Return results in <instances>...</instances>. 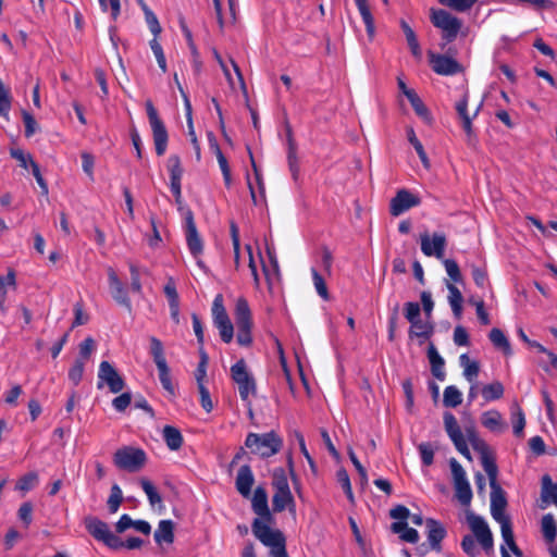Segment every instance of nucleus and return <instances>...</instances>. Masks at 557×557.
I'll return each mask as SVG.
<instances>
[{
  "label": "nucleus",
  "instance_id": "obj_9",
  "mask_svg": "<svg viewBox=\"0 0 557 557\" xmlns=\"http://www.w3.org/2000/svg\"><path fill=\"white\" fill-rule=\"evenodd\" d=\"M449 467L455 488V496L462 506H469L472 499V490L466 471L455 458H450Z\"/></svg>",
  "mask_w": 557,
  "mask_h": 557
},
{
  "label": "nucleus",
  "instance_id": "obj_56",
  "mask_svg": "<svg viewBox=\"0 0 557 557\" xmlns=\"http://www.w3.org/2000/svg\"><path fill=\"white\" fill-rule=\"evenodd\" d=\"M15 273L10 270L7 276H0V299H5L9 287H15Z\"/></svg>",
  "mask_w": 557,
  "mask_h": 557
},
{
  "label": "nucleus",
  "instance_id": "obj_59",
  "mask_svg": "<svg viewBox=\"0 0 557 557\" xmlns=\"http://www.w3.org/2000/svg\"><path fill=\"white\" fill-rule=\"evenodd\" d=\"M221 169V172L223 174V180L226 185V187H230L232 184V175H231V169L227 162V159L223 154V152H219L218 156H215Z\"/></svg>",
  "mask_w": 557,
  "mask_h": 557
},
{
  "label": "nucleus",
  "instance_id": "obj_19",
  "mask_svg": "<svg viewBox=\"0 0 557 557\" xmlns=\"http://www.w3.org/2000/svg\"><path fill=\"white\" fill-rule=\"evenodd\" d=\"M255 483V476L251 468L248 465H244L239 468L235 481L237 492L245 498L251 495V487Z\"/></svg>",
  "mask_w": 557,
  "mask_h": 557
},
{
  "label": "nucleus",
  "instance_id": "obj_61",
  "mask_svg": "<svg viewBox=\"0 0 557 557\" xmlns=\"http://www.w3.org/2000/svg\"><path fill=\"white\" fill-rule=\"evenodd\" d=\"M498 522L500 523V532H502V537L504 540V543L506 545L513 543L515 537H513V532H512V528H511V523H510L509 519L505 518L503 520H499Z\"/></svg>",
  "mask_w": 557,
  "mask_h": 557
},
{
  "label": "nucleus",
  "instance_id": "obj_38",
  "mask_svg": "<svg viewBox=\"0 0 557 557\" xmlns=\"http://www.w3.org/2000/svg\"><path fill=\"white\" fill-rule=\"evenodd\" d=\"M262 544L271 548V555L273 557H288L286 552V539L284 534L265 541V543Z\"/></svg>",
  "mask_w": 557,
  "mask_h": 557
},
{
  "label": "nucleus",
  "instance_id": "obj_52",
  "mask_svg": "<svg viewBox=\"0 0 557 557\" xmlns=\"http://www.w3.org/2000/svg\"><path fill=\"white\" fill-rule=\"evenodd\" d=\"M525 425L524 413L522 410L517 407L516 410L512 411V429L513 434L516 436H521L523 434V429Z\"/></svg>",
  "mask_w": 557,
  "mask_h": 557
},
{
  "label": "nucleus",
  "instance_id": "obj_46",
  "mask_svg": "<svg viewBox=\"0 0 557 557\" xmlns=\"http://www.w3.org/2000/svg\"><path fill=\"white\" fill-rule=\"evenodd\" d=\"M442 5L448 7L457 12L470 10L478 0H437Z\"/></svg>",
  "mask_w": 557,
  "mask_h": 557
},
{
  "label": "nucleus",
  "instance_id": "obj_43",
  "mask_svg": "<svg viewBox=\"0 0 557 557\" xmlns=\"http://www.w3.org/2000/svg\"><path fill=\"white\" fill-rule=\"evenodd\" d=\"M272 485L275 491H290L288 479L283 468L274 469Z\"/></svg>",
  "mask_w": 557,
  "mask_h": 557
},
{
  "label": "nucleus",
  "instance_id": "obj_63",
  "mask_svg": "<svg viewBox=\"0 0 557 557\" xmlns=\"http://www.w3.org/2000/svg\"><path fill=\"white\" fill-rule=\"evenodd\" d=\"M33 506L30 503L26 502L23 503L17 511V516L21 521L25 524V527H28L32 523L33 517Z\"/></svg>",
  "mask_w": 557,
  "mask_h": 557
},
{
  "label": "nucleus",
  "instance_id": "obj_6",
  "mask_svg": "<svg viewBox=\"0 0 557 557\" xmlns=\"http://www.w3.org/2000/svg\"><path fill=\"white\" fill-rule=\"evenodd\" d=\"M146 460V453L134 446H123L113 455V462L116 468L127 472L139 471L145 466Z\"/></svg>",
  "mask_w": 557,
  "mask_h": 557
},
{
  "label": "nucleus",
  "instance_id": "obj_11",
  "mask_svg": "<svg viewBox=\"0 0 557 557\" xmlns=\"http://www.w3.org/2000/svg\"><path fill=\"white\" fill-rule=\"evenodd\" d=\"M104 385L114 394L120 393L125 386L123 377L109 361H101L98 370L97 387L100 389Z\"/></svg>",
  "mask_w": 557,
  "mask_h": 557
},
{
  "label": "nucleus",
  "instance_id": "obj_24",
  "mask_svg": "<svg viewBox=\"0 0 557 557\" xmlns=\"http://www.w3.org/2000/svg\"><path fill=\"white\" fill-rule=\"evenodd\" d=\"M154 542L158 545L172 544L174 542V522L172 520H161L153 534Z\"/></svg>",
  "mask_w": 557,
  "mask_h": 557
},
{
  "label": "nucleus",
  "instance_id": "obj_32",
  "mask_svg": "<svg viewBox=\"0 0 557 557\" xmlns=\"http://www.w3.org/2000/svg\"><path fill=\"white\" fill-rule=\"evenodd\" d=\"M482 425L493 432L503 430L502 414L497 410H488L482 414Z\"/></svg>",
  "mask_w": 557,
  "mask_h": 557
},
{
  "label": "nucleus",
  "instance_id": "obj_12",
  "mask_svg": "<svg viewBox=\"0 0 557 557\" xmlns=\"http://www.w3.org/2000/svg\"><path fill=\"white\" fill-rule=\"evenodd\" d=\"M468 104L469 94L465 92L462 97L456 102L455 109L457 111L459 119L461 120L462 128L467 135V143L469 145H473L475 141V134L472 128V121L478 116L480 109L482 107V102L478 106L472 115L469 114Z\"/></svg>",
  "mask_w": 557,
  "mask_h": 557
},
{
  "label": "nucleus",
  "instance_id": "obj_22",
  "mask_svg": "<svg viewBox=\"0 0 557 557\" xmlns=\"http://www.w3.org/2000/svg\"><path fill=\"white\" fill-rule=\"evenodd\" d=\"M434 333L432 319L417 320L410 323L409 337H418L423 341L429 339Z\"/></svg>",
  "mask_w": 557,
  "mask_h": 557
},
{
  "label": "nucleus",
  "instance_id": "obj_53",
  "mask_svg": "<svg viewBox=\"0 0 557 557\" xmlns=\"http://www.w3.org/2000/svg\"><path fill=\"white\" fill-rule=\"evenodd\" d=\"M357 8L366 25L367 32L372 34L374 32V18L371 14L368 2L357 5Z\"/></svg>",
  "mask_w": 557,
  "mask_h": 557
},
{
  "label": "nucleus",
  "instance_id": "obj_55",
  "mask_svg": "<svg viewBox=\"0 0 557 557\" xmlns=\"http://www.w3.org/2000/svg\"><path fill=\"white\" fill-rule=\"evenodd\" d=\"M214 326L219 330L220 337L224 343L228 344L232 342L234 337V326L231 319Z\"/></svg>",
  "mask_w": 557,
  "mask_h": 557
},
{
  "label": "nucleus",
  "instance_id": "obj_34",
  "mask_svg": "<svg viewBox=\"0 0 557 557\" xmlns=\"http://www.w3.org/2000/svg\"><path fill=\"white\" fill-rule=\"evenodd\" d=\"M541 529H542L544 539L548 543H552L556 540L557 524H556L555 518L552 513H547L542 517Z\"/></svg>",
  "mask_w": 557,
  "mask_h": 557
},
{
  "label": "nucleus",
  "instance_id": "obj_54",
  "mask_svg": "<svg viewBox=\"0 0 557 557\" xmlns=\"http://www.w3.org/2000/svg\"><path fill=\"white\" fill-rule=\"evenodd\" d=\"M404 314L409 323H412L413 321L421 319L420 318V315H421L420 305L418 302H413V301L406 302L404 306Z\"/></svg>",
  "mask_w": 557,
  "mask_h": 557
},
{
  "label": "nucleus",
  "instance_id": "obj_8",
  "mask_svg": "<svg viewBox=\"0 0 557 557\" xmlns=\"http://www.w3.org/2000/svg\"><path fill=\"white\" fill-rule=\"evenodd\" d=\"M147 116L152 131V137L158 156H163L166 151L169 135L163 121L160 119L157 109L154 108L151 100H147L146 103Z\"/></svg>",
  "mask_w": 557,
  "mask_h": 557
},
{
  "label": "nucleus",
  "instance_id": "obj_14",
  "mask_svg": "<svg viewBox=\"0 0 557 557\" xmlns=\"http://www.w3.org/2000/svg\"><path fill=\"white\" fill-rule=\"evenodd\" d=\"M430 64L432 70L444 76H453L463 71L462 65L454 58L446 54L429 53Z\"/></svg>",
  "mask_w": 557,
  "mask_h": 557
},
{
  "label": "nucleus",
  "instance_id": "obj_17",
  "mask_svg": "<svg viewBox=\"0 0 557 557\" xmlns=\"http://www.w3.org/2000/svg\"><path fill=\"white\" fill-rule=\"evenodd\" d=\"M108 280H109V286H110L113 299L117 304L124 306L128 311H131L132 304L127 296V292H126L123 283L119 278L117 274L115 273V271L112 268L108 269Z\"/></svg>",
  "mask_w": 557,
  "mask_h": 557
},
{
  "label": "nucleus",
  "instance_id": "obj_1",
  "mask_svg": "<svg viewBox=\"0 0 557 557\" xmlns=\"http://www.w3.org/2000/svg\"><path fill=\"white\" fill-rule=\"evenodd\" d=\"M469 440L472 442L474 449L480 450L481 453V463L486 472L490 485L492 488L491 493V512L493 518L496 521L503 520L507 518L504 515L507 500L505 498L504 492L500 488V486L497 483V474H498V468L493 457L490 456L487 451V446L484 442L479 441L475 437V433L472 429L467 430Z\"/></svg>",
  "mask_w": 557,
  "mask_h": 557
},
{
  "label": "nucleus",
  "instance_id": "obj_5",
  "mask_svg": "<svg viewBox=\"0 0 557 557\" xmlns=\"http://www.w3.org/2000/svg\"><path fill=\"white\" fill-rule=\"evenodd\" d=\"M234 317L237 326V343L240 346H250L252 343V320L248 301L245 298L240 297L236 300Z\"/></svg>",
  "mask_w": 557,
  "mask_h": 557
},
{
  "label": "nucleus",
  "instance_id": "obj_27",
  "mask_svg": "<svg viewBox=\"0 0 557 557\" xmlns=\"http://www.w3.org/2000/svg\"><path fill=\"white\" fill-rule=\"evenodd\" d=\"M391 530L399 534L401 541L416 544L419 541V533L416 529L409 528L406 521H396L391 524Z\"/></svg>",
  "mask_w": 557,
  "mask_h": 557
},
{
  "label": "nucleus",
  "instance_id": "obj_25",
  "mask_svg": "<svg viewBox=\"0 0 557 557\" xmlns=\"http://www.w3.org/2000/svg\"><path fill=\"white\" fill-rule=\"evenodd\" d=\"M287 162L289 166V171L292 172L293 178L296 181L299 175V163L297 158V145L294 140L292 128L287 127Z\"/></svg>",
  "mask_w": 557,
  "mask_h": 557
},
{
  "label": "nucleus",
  "instance_id": "obj_47",
  "mask_svg": "<svg viewBox=\"0 0 557 557\" xmlns=\"http://www.w3.org/2000/svg\"><path fill=\"white\" fill-rule=\"evenodd\" d=\"M311 274L317 293L321 298L327 300L330 296L324 278L314 268L311 269Z\"/></svg>",
  "mask_w": 557,
  "mask_h": 557
},
{
  "label": "nucleus",
  "instance_id": "obj_26",
  "mask_svg": "<svg viewBox=\"0 0 557 557\" xmlns=\"http://www.w3.org/2000/svg\"><path fill=\"white\" fill-rule=\"evenodd\" d=\"M488 338L493 346L500 350L505 356H511L512 349L508 337L505 333L497 327H494L490 331Z\"/></svg>",
  "mask_w": 557,
  "mask_h": 557
},
{
  "label": "nucleus",
  "instance_id": "obj_23",
  "mask_svg": "<svg viewBox=\"0 0 557 557\" xmlns=\"http://www.w3.org/2000/svg\"><path fill=\"white\" fill-rule=\"evenodd\" d=\"M428 358L431 364L432 374L440 381H444L446 373L444 371L445 361L438 354L434 344H430L428 348Z\"/></svg>",
  "mask_w": 557,
  "mask_h": 557
},
{
  "label": "nucleus",
  "instance_id": "obj_31",
  "mask_svg": "<svg viewBox=\"0 0 557 557\" xmlns=\"http://www.w3.org/2000/svg\"><path fill=\"white\" fill-rule=\"evenodd\" d=\"M294 496L290 491H275L272 497L273 512H282L286 510L288 505H292Z\"/></svg>",
  "mask_w": 557,
  "mask_h": 557
},
{
  "label": "nucleus",
  "instance_id": "obj_28",
  "mask_svg": "<svg viewBox=\"0 0 557 557\" xmlns=\"http://www.w3.org/2000/svg\"><path fill=\"white\" fill-rule=\"evenodd\" d=\"M406 97L412 106L416 114L421 117L425 123L430 124L432 122V116L429 109L425 107L423 101L417 95L416 91L406 92Z\"/></svg>",
  "mask_w": 557,
  "mask_h": 557
},
{
  "label": "nucleus",
  "instance_id": "obj_4",
  "mask_svg": "<svg viewBox=\"0 0 557 557\" xmlns=\"http://www.w3.org/2000/svg\"><path fill=\"white\" fill-rule=\"evenodd\" d=\"M282 445V438L274 431L263 434L249 433L245 441V446L249 448L252 454L259 455L262 458L277 454Z\"/></svg>",
  "mask_w": 557,
  "mask_h": 557
},
{
  "label": "nucleus",
  "instance_id": "obj_3",
  "mask_svg": "<svg viewBox=\"0 0 557 557\" xmlns=\"http://www.w3.org/2000/svg\"><path fill=\"white\" fill-rule=\"evenodd\" d=\"M467 522L473 535L467 534L461 540V548L469 557H478L480 550L475 540L482 549L488 555L494 549V539L492 531L483 517L473 512L467 513Z\"/></svg>",
  "mask_w": 557,
  "mask_h": 557
},
{
  "label": "nucleus",
  "instance_id": "obj_42",
  "mask_svg": "<svg viewBox=\"0 0 557 557\" xmlns=\"http://www.w3.org/2000/svg\"><path fill=\"white\" fill-rule=\"evenodd\" d=\"M166 166L170 173V181H182L183 168L178 156H170Z\"/></svg>",
  "mask_w": 557,
  "mask_h": 557
},
{
  "label": "nucleus",
  "instance_id": "obj_21",
  "mask_svg": "<svg viewBox=\"0 0 557 557\" xmlns=\"http://www.w3.org/2000/svg\"><path fill=\"white\" fill-rule=\"evenodd\" d=\"M84 524L88 533L97 541L102 542L111 532L108 523L94 516H87Z\"/></svg>",
  "mask_w": 557,
  "mask_h": 557
},
{
  "label": "nucleus",
  "instance_id": "obj_2",
  "mask_svg": "<svg viewBox=\"0 0 557 557\" xmlns=\"http://www.w3.org/2000/svg\"><path fill=\"white\" fill-rule=\"evenodd\" d=\"M252 511L258 516L251 523L252 533L261 543L283 535L278 529H273L275 518L269 508L268 493L263 486H257L251 497Z\"/></svg>",
  "mask_w": 557,
  "mask_h": 557
},
{
  "label": "nucleus",
  "instance_id": "obj_48",
  "mask_svg": "<svg viewBox=\"0 0 557 557\" xmlns=\"http://www.w3.org/2000/svg\"><path fill=\"white\" fill-rule=\"evenodd\" d=\"M157 368L159 371V380H160L162 387L166 392H169L171 395H174L175 388H174V385L171 380L170 369H169L168 364H163V366H160Z\"/></svg>",
  "mask_w": 557,
  "mask_h": 557
},
{
  "label": "nucleus",
  "instance_id": "obj_40",
  "mask_svg": "<svg viewBox=\"0 0 557 557\" xmlns=\"http://www.w3.org/2000/svg\"><path fill=\"white\" fill-rule=\"evenodd\" d=\"M443 403L445 407L455 408L459 406L462 403L461 392L455 385L447 386L444 391Z\"/></svg>",
  "mask_w": 557,
  "mask_h": 557
},
{
  "label": "nucleus",
  "instance_id": "obj_30",
  "mask_svg": "<svg viewBox=\"0 0 557 557\" xmlns=\"http://www.w3.org/2000/svg\"><path fill=\"white\" fill-rule=\"evenodd\" d=\"M163 440L171 450H177L183 445V436L177 428L165 425L163 428Z\"/></svg>",
  "mask_w": 557,
  "mask_h": 557
},
{
  "label": "nucleus",
  "instance_id": "obj_44",
  "mask_svg": "<svg viewBox=\"0 0 557 557\" xmlns=\"http://www.w3.org/2000/svg\"><path fill=\"white\" fill-rule=\"evenodd\" d=\"M140 486L143 491L146 493L151 506L162 503V497L160 496V494L157 492L156 487L149 480L141 479Z\"/></svg>",
  "mask_w": 557,
  "mask_h": 557
},
{
  "label": "nucleus",
  "instance_id": "obj_49",
  "mask_svg": "<svg viewBox=\"0 0 557 557\" xmlns=\"http://www.w3.org/2000/svg\"><path fill=\"white\" fill-rule=\"evenodd\" d=\"M85 370V362L76 359L72 368L69 370V380L76 386L81 383Z\"/></svg>",
  "mask_w": 557,
  "mask_h": 557
},
{
  "label": "nucleus",
  "instance_id": "obj_16",
  "mask_svg": "<svg viewBox=\"0 0 557 557\" xmlns=\"http://www.w3.org/2000/svg\"><path fill=\"white\" fill-rule=\"evenodd\" d=\"M420 198L407 189H400L396 196L392 198L389 203V212L393 216H398L405 211L419 206Z\"/></svg>",
  "mask_w": 557,
  "mask_h": 557
},
{
  "label": "nucleus",
  "instance_id": "obj_57",
  "mask_svg": "<svg viewBox=\"0 0 557 557\" xmlns=\"http://www.w3.org/2000/svg\"><path fill=\"white\" fill-rule=\"evenodd\" d=\"M96 348L94 338L87 337L79 344V357L77 359L86 360L89 359Z\"/></svg>",
  "mask_w": 557,
  "mask_h": 557
},
{
  "label": "nucleus",
  "instance_id": "obj_15",
  "mask_svg": "<svg viewBox=\"0 0 557 557\" xmlns=\"http://www.w3.org/2000/svg\"><path fill=\"white\" fill-rule=\"evenodd\" d=\"M421 251L426 257H435L442 259L447 245V239L443 233H434L432 236L429 233L420 235Z\"/></svg>",
  "mask_w": 557,
  "mask_h": 557
},
{
  "label": "nucleus",
  "instance_id": "obj_33",
  "mask_svg": "<svg viewBox=\"0 0 557 557\" xmlns=\"http://www.w3.org/2000/svg\"><path fill=\"white\" fill-rule=\"evenodd\" d=\"M212 320L214 325L230 320V317L224 307V299L222 294H218L213 299Z\"/></svg>",
  "mask_w": 557,
  "mask_h": 557
},
{
  "label": "nucleus",
  "instance_id": "obj_10",
  "mask_svg": "<svg viewBox=\"0 0 557 557\" xmlns=\"http://www.w3.org/2000/svg\"><path fill=\"white\" fill-rule=\"evenodd\" d=\"M431 22L436 28L442 29L443 38L447 42H451L457 38L462 25L458 17L443 9L431 11Z\"/></svg>",
  "mask_w": 557,
  "mask_h": 557
},
{
  "label": "nucleus",
  "instance_id": "obj_7",
  "mask_svg": "<svg viewBox=\"0 0 557 557\" xmlns=\"http://www.w3.org/2000/svg\"><path fill=\"white\" fill-rule=\"evenodd\" d=\"M231 375L238 386L239 396L249 407L251 405L249 397L257 392L256 381L248 372L244 359L238 360L231 367Z\"/></svg>",
  "mask_w": 557,
  "mask_h": 557
},
{
  "label": "nucleus",
  "instance_id": "obj_29",
  "mask_svg": "<svg viewBox=\"0 0 557 557\" xmlns=\"http://www.w3.org/2000/svg\"><path fill=\"white\" fill-rule=\"evenodd\" d=\"M459 364L463 369V376L469 383H473L480 372L479 362L470 360L467 354L459 357Z\"/></svg>",
  "mask_w": 557,
  "mask_h": 557
},
{
  "label": "nucleus",
  "instance_id": "obj_60",
  "mask_svg": "<svg viewBox=\"0 0 557 557\" xmlns=\"http://www.w3.org/2000/svg\"><path fill=\"white\" fill-rule=\"evenodd\" d=\"M198 392L200 395V405H201L202 409L208 413L211 412L213 409V403L210 397L209 389L207 388V386L205 384H200V386H198Z\"/></svg>",
  "mask_w": 557,
  "mask_h": 557
},
{
  "label": "nucleus",
  "instance_id": "obj_36",
  "mask_svg": "<svg viewBox=\"0 0 557 557\" xmlns=\"http://www.w3.org/2000/svg\"><path fill=\"white\" fill-rule=\"evenodd\" d=\"M400 27L406 36V40L410 48L411 53L416 58H421V48H420L418 38H417L413 29L404 20L400 21Z\"/></svg>",
  "mask_w": 557,
  "mask_h": 557
},
{
  "label": "nucleus",
  "instance_id": "obj_39",
  "mask_svg": "<svg viewBox=\"0 0 557 557\" xmlns=\"http://www.w3.org/2000/svg\"><path fill=\"white\" fill-rule=\"evenodd\" d=\"M150 355L157 367L168 364L162 342L154 336L150 337Z\"/></svg>",
  "mask_w": 557,
  "mask_h": 557
},
{
  "label": "nucleus",
  "instance_id": "obj_41",
  "mask_svg": "<svg viewBox=\"0 0 557 557\" xmlns=\"http://www.w3.org/2000/svg\"><path fill=\"white\" fill-rule=\"evenodd\" d=\"M504 395V386L500 382L496 381L483 386L482 396L486 401H492L502 398Z\"/></svg>",
  "mask_w": 557,
  "mask_h": 557
},
{
  "label": "nucleus",
  "instance_id": "obj_18",
  "mask_svg": "<svg viewBox=\"0 0 557 557\" xmlns=\"http://www.w3.org/2000/svg\"><path fill=\"white\" fill-rule=\"evenodd\" d=\"M428 541L431 548L438 552L441 550V542L446 536V530L444 525L432 518L425 520Z\"/></svg>",
  "mask_w": 557,
  "mask_h": 557
},
{
  "label": "nucleus",
  "instance_id": "obj_35",
  "mask_svg": "<svg viewBox=\"0 0 557 557\" xmlns=\"http://www.w3.org/2000/svg\"><path fill=\"white\" fill-rule=\"evenodd\" d=\"M447 289L449 292L448 301L451 307V310L455 317L459 318L462 312L463 297L460 290L453 283H447Z\"/></svg>",
  "mask_w": 557,
  "mask_h": 557
},
{
  "label": "nucleus",
  "instance_id": "obj_45",
  "mask_svg": "<svg viewBox=\"0 0 557 557\" xmlns=\"http://www.w3.org/2000/svg\"><path fill=\"white\" fill-rule=\"evenodd\" d=\"M123 500L122 490L117 484H113L111 487V493L108 498V508L111 513H115L119 510V507Z\"/></svg>",
  "mask_w": 557,
  "mask_h": 557
},
{
  "label": "nucleus",
  "instance_id": "obj_37",
  "mask_svg": "<svg viewBox=\"0 0 557 557\" xmlns=\"http://www.w3.org/2000/svg\"><path fill=\"white\" fill-rule=\"evenodd\" d=\"M444 426L451 442L463 437L458 421L451 412L444 413Z\"/></svg>",
  "mask_w": 557,
  "mask_h": 557
},
{
  "label": "nucleus",
  "instance_id": "obj_20",
  "mask_svg": "<svg viewBox=\"0 0 557 557\" xmlns=\"http://www.w3.org/2000/svg\"><path fill=\"white\" fill-rule=\"evenodd\" d=\"M549 504L557 507V483L553 482L550 475L544 474L541 479V505L542 509Z\"/></svg>",
  "mask_w": 557,
  "mask_h": 557
},
{
  "label": "nucleus",
  "instance_id": "obj_13",
  "mask_svg": "<svg viewBox=\"0 0 557 557\" xmlns=\"http://www.w3.org/2000/svg\"><path fill=\"white\" fill-rule=\"evenodd\" d=\"M184 222L187 247L193 257L198 258L201 256L203 251V243L197 231V226L194 220V213L190 209L185 210Z\"/></svg>",
  "mask_w": 557,
  "mask_h": 557
},
{
  "label": "nucleus",
  "instance_id": "obj_62",
  "mask_svg": "<svg viewBox=\"0 0 557 557\" xmlns=\"http://www.w3.org/2000/svg\"><path fill=\"white\" fill-rule=\"evenodd\" d=\"M131 393H123L112 400V406L116 411L122 412L131 405Z\"/></svg>",
  "mask_w": 557,
  "mask_h": 557
},
{
  "label": "nucleus",
  "instance_id": "obj_64",
  "mask_svg": "<svg viewBox=\"0 0 557 557\" xmlns=\"http://www.w3.org/2000/svg\"><path fill=\"white\" fill-rule=\"evenodd\" d=\"M38 476L34 472H29L22 476L16 485V488L21 491H29L34 487L35 483L37 482Z\"/></svg>",
  "mask_w": 557,
  "mask_h": 557
},
{
  "label": "nucleus",
  "instance_id": "obj_51",
  "mask_svg": "<svg viewBox=\"0 0 557 557\" xmlns=\"http://www.w3.org/2000/svg\"><path fill=\"white\" fill-rule=\"evenodd\" d=\"M336 479H337L338 484L342 486V488L344 490L345 494L349 498V500L352 502L354 500V494H352V490H351V484H350V479H349L348 472L345 469H339L336 472Z\"/></svg>",
  "mask_w": 557,
  "mask_h": 557
},
{
  "label": "nucleus",
  "instance_id": "obj_58",
  "mask_svg": "<svg viewBox=\"0 0 557 557\" xmlns=\"http://www.w3.org/2000/svg\"><path fill=\"white\" fill-rule=\"evenodd\" d=\"M445 270L448 274V276L454 281L455 283H460L462 280L459 265L455 260L446 259L444 261Z\"/></svg>",
  "mask_w": 557,
  "mask_h": 557
},
{
  "label": "nucleus",
  "instance_id": "obj_50",
  "mask_svg": "<svg viewBox=\"0 0 557 557\" xmlns=\"http://www.w3.org/2000/svg\"><path fill=\"white\" fill-rule=\"evenodd\" d=\"M418 449L420 453L422 463L426 467L431 466L434 461V453H435L432 444L423 442V443L419 444Z\"/></svg>",
  "mask_w": 557,
  "mask_h": 557
}]
</instances>
